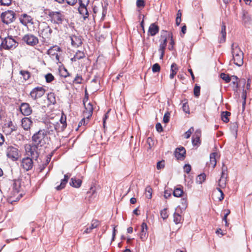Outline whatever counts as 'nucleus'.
Returning a JSON list of instances; mask_svg holds the SVG:
<instances>
[{
	"mask_svg": "<svg viewBox=\"0 0 252 252\" xmlns=\"http://www.w3.org/2000/svg\"><path fill=\"white\" fill-rule=\"evenodd\" d=\"M174 221L176 224H179L183 220V218L180 214L175 213L173 215Z\"/></svg>",
	"mask_w": 252,
	"mask_h": 252,
	"instance_id": "obj_40",
	"label": "nucleus"
},
{
	"mask_svg": "<svg viewBox=\"0 0 252 252\" xmlns=\"http://www.w3.org/2000/svg\"><path fill=\"white\" fill-rule=\"evenodd\" d=\"M148 236V226L145 222H143L141 225V231L140 233V238L142 241H145Z\"/></svg>",
	"mask_w": 252,
	"mask_h": 252,
	"instance_id": "obj_19",
	"label": "nucleus"
},
{
	"mask_svg": "<svg viewBox=\"0 0 252 252\" xmlns=\"http://www.w3.org/2000/svg\"><path fill=\"white\" fill-rule=\"evenodd\" d=\"M32 159L29 157L23 158L21 162V167L27 171L31 170L33 166Z\"/></svg>",
	"mask_w": 252,
	"mask_h": 252,
	"instance_id": "obj_16",
	"label": "nucleus"
},
{
	"mask_svg": "<svg viewBox=\"0 0 252 252\" xmlns=\"http://www.w3.org/2000/svg\"><path fill=\"white\" fill-rule=\"evenodd\" d=\"M81 184L82 181L80 179H76L73 178L71 179V182H70V186L78 188L81 186Z\"/></svg>",
	"mask_w": 252,
	"mask_h": 252,
	"instance_id": "obj_34",
	"label": "nucleus"
},
{
	"mask_svg": "<svg viewBox=\"0 0 252 252\" xmlns=\"http://www.w3.org/2000/svg\"><path fill=\"white\" fill-rule=\"evenodd\" d=\"M242 20L245 23H248L252 20L251 17L247 12H243Z\"/></svg>",
	"mask_w": 252,
	"mask_h": 252,
	"instance_id": "obj_45",
	"label": "nucleus"
},
{
	"mask_svg": "<svg viewBox=\"0 0 252 252\" xmlns=\"http://www.w3.org/2000/svg\"><path fill=\"white\" fill-rule=\"evenodd\" d=\"M6 156L13 161H16L19 157L18 150L13 146H8L6 149Z\"/></svg>",
	"mask_w": 252,
	"mask_h": 252,
	"instance_id": "obj_15",
	"label": "nucleus"
},
{
	"mask_svg": "<svg viewBox=\"0 0 252 252\" xmlns=\"http://www.w3.org/2000/svg\"><path fill=\"white\" fill-rule=\"evenodd\" d=\"M201 132L200 130H197L192 137V143L194 146H198L201 143L200 137Z\"/></svg>",
	"mask_w": 252,
	"mask_h": 252,
	"instance_id": "obj_21",
	"label": "nucleus"
},
{
	"mask_svg": "<svg viewBox=\"0 0 252 252\" xmlns=\"http://www.w3.org/2000/svg\"><path fill=\"white\" fill-rule=\"evenodd\" d=\"M50 131L45 129H40L34 133L32 136L33 143L38 147L44 146L48 141L47 134H50Z\"/></svg>",
	"mask_w": 252,
	"mask_h": 252,
	"instance_id": "obj_2",
	"label": "nucleus"
},
{
	"mask_svg": "<svg viewBox=\"0 0 252 252\" xmlns=\"http://www.w3.org/2000/svg\"><path fill=\"white\" fill-rule=\"evenodd\" d=\"M62 53V49L58 45L53 46L47 51V54L57 63H61L60 56Z\"/></svg>",
	"mask_w": 252,
	"mask_h": 252,
	"instance_id": "obj_7",
	"label": "nucleus"
},
{
	"mask_svg": "<svg viewBox=\"0 0 252 252\" xmlns=\"http://www.w3.org/2000/svg\"><path fill=\"white\" fill-rule=\"evenodd\" d=\"M83 79L81 75L77 74L75 78L72 80L73 84H80L82 83Z\"/></svg>",
	"mask_w": 252,
	"mask_h": 252,
	"instance_id": "obj_39",
	"label": "nucleus"
},
{
	"mask_svg": "<svg viewBox=\"0 0 252 252\" xmlns=\"http://www.w3.org/2000/svg\"><path fill=\"white\" fill-rule=\"evenodd\" d=\"M38 147L34 144L32 145H29L27 146L26 147L27 155L33 159H37L39 156V153L37 151Z\"/></svg>",
	"mask_w": 252,
	"mask_h": 252,
	"instance_id": "obj_13",
	"label": "nucleus"
},
{
	"mask_svg": "<svg viewBox=\"0 0 252 252\" xmlns=\"http://www.w3.org/2000/svg\"><path fill=\"white\" fill-rule=\"evenodd\" d=\"M22 40L27 45L34 46L36 45L39 42V39L35 35L28 33L25 34L22 38Z\"/></svg>",
	"mask_w": 252,
	"mask_h": 252,
	"instance_id": "obj_12",
	"label": "nucleus"
},
{
	"mask_svg": "<svg viewBox=\"0 0 252 252\" xmlns=\"http://www.w3.org/2000/svg\"><path fill=\"white\" fill-rule=\"evenodd\" d=\"M182 109H183V110L186 113H187V114L189 113V106L187 101H186V102H185L183 104Z\"/></svg>",
	"mask_w": 252,
	"mask_h": 252,
	"instance_id": "obj_51",
	"label": "nucleus"
},
{
	"mask_svg": "<svg viewBox=\"0 0 252 252\" xmlns=\"http://www.w3.org/2000/svg\"><path fill=\"white\" fill-rule=\"evenodd\" d=\"M226 179L225 177H220V179L218 181V185L220 188H224L226 184Z\"/></svg>",
	"mask_w": 252,
	"mask_h": 252,
	"instance_id": "obj_44",
	"label": "nucleus"
},
{
	"mask_svg": "<svg viewBox=\"0 0 252 252\" xmlns=\"http://www.w3.org/2000/svg\"><path fill=\"white\" fill-rule=\"evenodd\" d=\"M60 75L61 76L64 78H66L70 76V74L68 72L67 70L63 67L59 70Z\"/></svg>",
	"mask_w": 252,
	"mask_h": 252,
	"instance_id": "obj_41",
	"label": "nucleus"
},
{
	"mask_svg": "<svg viewBox=\"0 0 252 252\" xmlns=\"http://www.w3.org/2000/svg\"><path fill=\"white\" fill-rule=\"evenodd\" d=\"M200 87L196 84L195 85V86L194 87V89H193L194 95L195 97H198L200 94Z\"/></svg>",
	"mask_w": 252,
	"mask_h": 252,
	"instance_id": "obj_48",
	"label": "nucleus"
},
{
	"mask_svg": "<svg viewBox=\"0 0 252 252\" xmlns=\"http://www.w3.org/2000/svg\"><path fill=\"white\" fill-rule=\"evenodd\" d=\"M70 39L71 44L74 47H78L82 43L81 38L76 35H73L71 36Z\"/></svg>",
	"mask_w": 252,
	"mask_h": 252,
	"instance_id": "obj_28",
	"label": "nucleus"
},
{
	"mask_svg": "<svg viewBox=\"0 0 252 252\" xmlns=\"http://www.w3.org/2000/svg\"><path fill=\"white\" fill-rule=\"evenodd\" d=\"M232 78L234 79L233 81V84L235 85V88L234 89V91H237L239 87V84H242L243 88L245 87V84H246V80L245 79H242L238 80V78L236 76H232Z\"/></svg>",
	"mask_w": 252,
	"mask_h": 252,
	"instance_id": "obj_24",
	"label": "nucleus"
},
{
	"mask_svg": "<svg viewBox=\"0 0 252 252\" xmlns=\"http://www.w3.org/2000/svg\"><path fill=\"white\" fill-rule=\"evenodd\" d=\"M159 28L156 23H152L149 27L148 34L152 36L156 35L159 32Z\"/></svg>",
	"mask_w": 252,
	"mask_h": 252,
	"instance_id": "obj_23",
	"label": "nucleus"
},
{
	"mask_svg": "<svg viewBox=\"0 0 252 252\" xmlns=\"http://www.w3.org/2000/svg\"><path fill=\"white\" fill-rule=\"evenodd\" d=\"M20 111L21 113L26 116L30 115L32 112V109L30 104L28 103H22L20 106Z\"/></svg>",
	"mask_w": 252,
	"mask_h": 252,
	"instance_id": "obj_17",
	"label": "nucleus"
},
{
	"mask_svg": "<svg viewBox=\"0 0 252 252\" xmlns=\"http://www.w3.org/2000/svg\"><path fill=\"white\" fill-rule=\"evenodd\" d=\"M169 119H170V113L169 112H166L163 116V122L164 123H167L169 122Z\"/></svg>",
	"mask_w": 252,
	"mask_h": 252,
	"instance_id": "obj_57",
	"label": "nucleus"
},
{
	"mask_svg": "<svg viewBox=\"0 0 252 252\" xmlns=\"http://www.w3.org/2000/svg\"><path fill=\"white\" fill-rule=\"evenodd\" d=\"M85 56V54L83 51L78 50L74 57L71 59V60L72 62H76L77 60L84 58Z\"/></svg>",
	"mask_w": 252,
	"mask_h": 252,
	"instance_id": "obj_31",
	"label": "nucleus"
},
{
	"mask_svg": "<svg viewBox=\"0 0 252 252\" xmlns=\"http://www.w3.org/2000/svg\"><path fill=\"white\" fill-rule=\"evenodd\" d=\"M186 151L183 147L177 148L174 151V155L178 160H183L186 157Z\"/></svg>",
	"mask_w": 252,
	"mask_h": 252,
	"instance_id": "obj_18",
	"label": "nucleus"
},
{
	"mask_svg": "<svg viewBox=\"0 0 252 252\" xmlns=\"http://www.w3.org/2000/svg\"><path fill=\"white\" fill-rule=\"evenodd\" d=\"M15 13L12 10H8L2 12L0 17L3 23L7 25L12 23L15 20Z\"/></svg>",
	"mask_w": 252,
	"mask_h": 252,
	"instance_id": "obj_11",
	"label": "nucleus"
},
{
	"mask_svg": "<svg viewBox=\"0 0 252 252\" xmlns=\"http://www.w3.org/2000/svg\"><path fill=\"white\" fill-rule=\"evenodd\" d=\"M181 208L183 209H186L188 206V202L187 199L183 198L181 199Z\"/></svg>",
	"mask_w": 252,
	"mask_h": 252,
	"instance_id": "obj_55",
	"label": "nucleus"
},
{
	"mask_svg": "<svg viewBox=\"0 0 252 252\" xmlns=\"http://www.w3.org/2000/svg\"><path fill=\"white\" fill-rule=\"evenodd\" d=\"M165 166V161L164 160L158 162L157 164V168L158 170L163 169Z\"/></svg>",
	"mask_w": 252,
	"mask_h": 252,
	"instance_id": "obj_52",
	"label": "nucleus"
},
{
	"mask_svg": "<svg viewBox=\"0 0 252 252\" xmlns=\"http://www.w3.org/2000/svg\"><path fill=\"white\" fill-rule=\"evenodd\" d=\"M45 78L47 83H51L55 80L54 76L52 73H49L45 75Z\"/></svg>",
	"mask_w": 252,
	"mask_h": 252,
	"instance_id": "obj_47",
	"label": "nucleus"
},
{
	"mask_svg": "<svg viewBox=\"0 0 252 252\" xmlns=\"http://www.w3.org/2000/svg\"><path fill=\"white\" fill-rule=\"evenodd\" d=\"M79 5L88 6L89 3V0H78Z\"/></svg>",
	"mask_w": 252,
	"mask_h": 252,
	"instance_id": "obj_59",
	"label": "nucleus"
},
{
	"mask_svg": "<svg viewBox=\"0 0 252 252\" xmlns=\"http://www.w3.org/2000/svg\"><path fill=\"white\" fill-rule=\"evenodd\" d=\"M152 193H153V189L150 186H148L146 187L145 190V194L146 197L149 199H151L152 197Z\"/></svg>",
	"mask_w": 252,
	"mask_h": 252,
	"instance_id": "obj_37",
	"label": "nucleus"
},
{
	"mask_svg": "<svg viewBox=\"0 0 252 252\" xmlns=\"http://www.w3.org/2000/svg\"><path fill=\"white\" fill-rule=\"evenodd\" d=\"M12 0H0V2L1 5L9 6L11 3Z\"/></svg>",
	"mask_w": 252,
	"mask_h": 252,
	"instance_id": "obj_58",
	"label": "nucleus"
},
{
	"mask_svg": "<svg viewBox=\"0 0 252 252\" xmlns=\"http://www.w3.org/2000/svg\"><path fill=\"white\" fill-rule=\"evenodd\" d=\"M21 190V181L20 180H14L11 195L9 197V201L12 202L18 201L22 196V193L20 192Z\"/></svg>",
	"mask_w": 252,
	"mask_h": 252,
	"instance_id": "obj_3",
	"label": "nucleus"
},
{
	"mask_svg": "<svg viewBox=\"0 0 252 252\" xmlns=\"http://www.w3.org/2000/svg\"><path fill=\"white\" fill-rule=\"evenodd\" d=\"M19 21L23 26L26 27L33 25V31H36L37 24L36 23L38 21L34 20L31 16L26 13L22 14L19 17Z\"/></svg>",
	"mask_w": 252,
	"mask_h": 252,
	"instance_id": "obj_6",
	"label": "nucleus"
},
{
	"mask_svg": "<svg viewBox=\"0 0 252 252\" xmlns=\"http://www.w3.org/2000/svg\"><path fill=\"white\" fill-rule=\"evenodd\" d=\"M100 224V222L97 220H93L92 221L91 225L90 227H87L83 232V234L90 233L93 229L97 227Z\"/></svg>",
	"mask_w": 252,
	"mask_h": 252,
	"instance_id": "obj_25",
	"label": "nucleus"
},
{
	"mask_svg": "<svg viewBox=\"0 0 252 252\" xmlns=\"http://www.w3.org/2000/svg\"><path fill=\"white\" fill-rule=\"evenodd\" d=\"M5 113V112L3 107L0 105V121L1 120L2 118H4Z\"/></svg>",
	"mask_w": 252,
	"mask_h": 252,
	"instance_id": "obj_60",
	"label": "nucleus"
},
{
	"mask_svg": "<svg viewBox=\"0 0 252 252\" xmlns=\"http://www.w3.org/2000/svg\"><path fill=\"white\" fill-rule=\"evenodd\" d=\"M183 190L181 188H176L173 191V195L175 197H181L183 194Z\"/></svg>",
	"mask_w": 252,
	"mask_h": 252,
	"instance_id": "obj_42",
	"label": "nucleus"
},
{
	"mask_svg": "<svg viewBox=\"0 0 252 252\" xmlns=\"http://www.w3.org/2000/svg\"><path fill=\"white\" fill-rule=\"evenodd\" d=\"M206 176L204 173L198 175L196 179V182L199 184H202L206 180Z\"/></svg>",
	"mask_w": 252,
	"mask_h": 252,
	"instance_id": "obj_46",
	"label": "nucleus"
},
{
	"mask_svg": "<svg viewBox=\"0 0 252 252\" xmlns=\"http://www.w3.org/2000/svg\"><path fill=\"white\" fill-rule=\"evenodd\" d=\"M36 23L38 27V30H36V31H37L38 35L42 38V43L46 45H48L53 32L52 29L45 22L37 21Z\"/></svg>",
	"mask_w": 252,
	"mask_h": 252,
	"instance_id": "obj_1",
	"label": "nucleus"
},
{
	"mask_svg": "<svg viewBox=\"0 0 252 252\" xmlns=\"http://www.w3.org/2000/svg\"><path fill=\"white\" fill-rule=\"evenodd\" d=\"M48 105L55 104L56 103V95L54 93H50L47 94Z\"/></svg>",
	"mask_w": 252,
	"mask_h": 252,
	"instance_id": "obj_32",
	"label": "nucleus"
},
{
	"mask_svg": "<svg viewBox=\"0 0 252 252\" xmlns=\"http://www.w3.org/2000/svg\"><path fill=\"white\" fill-rule=\"evenodd\" d=\"M193 131V128H190L187 131H186L184 134L185 138L186 139H188L190 137L192 131Z\"/></svg>",
	"mask_w": 252,
	"mask_h": 252,
	"instance_id": "obj_54",
	"label": "nucleus"
},
{
	"mask_svg": "<svg viewBox=\"0 0 252 252\" xmlns=\"http://www.w3.org/2000/svg\"><path fill=\"white\" fill-rule=\"evenodd\" d=\"M69 179V176L68 175H64V178L61 180L60 184L56 187V190H61L65 188L67 183L68 182Z\"/></svg>",
	"mask_w": 252,
	"mask_h": 252,
	"instance_id": "obj_29",
	"label": "nucleus"
},
{
	"mask_svg": "<svg viewBox=\"0 0 252 252\" xmlns=\"http://www.w3.org/2000/svg\"><path fill=\"white\" fill-rule=\"evenodd\" d=\"M160 70V66L158 63H155L152 66V71L153 72H159Z\"/></svg>",
	"mask_w": 252,
	"mask_h": 252,
	"instance_id": "obj_53",
	"label": "nucleus"
},
{
	"mask_svg": "<svg viewBox=\"0 0 252 252\" xmlns=\"http://www.w3.org/2000/svg\"><path fill=\"white\" fill-rule=\"evenodd\" d=\"M20 74L25 81L28 80L31 76V72L27 70H21L20 71Z\"/></svg>",
	"mask_w": 252,
	"mask_h": 252,
	"instance_id": "obj_36",
	"label": "nucleus"
},
{
	"mask_svg": "<svg viewBox=\"0 0 252 252\" xmlns=\"http://www.w3.org/2000/svg\"><path fill=\"white\" fill-rule=\"evenodd\" d=\"M18 45V43L14 39L12 35H8L7 36L0 37V47L5 50H11L15 48Z\"/></svg>",
	"mask_w": 252,
	"mask_h": 252,
	"instance_id": "obj_5",
	"label": "nucleus"
},
{
	"mask_svg": "<svg viewBox=\"0 0 252 252\" xmlns=\"http://www.w3.org/2000/svg\"><path fill=\"white\" fill-rule=\"evenodd\" d=\"M53 125L54 126V129L57 132H63L64 131L65 128L66 127L67 123L66 117L63 112L62 113V115L59 121L55 124H53Z\"/></svg>",
	"mask_w": 252,
	"mask_h": 252,
	"instance_id": "obj_10",
	"label": "nucleus"
},
{
	"mask_svg": "<svg viewBox=\"0 0 252 252\" xmlns=\"http://www.w3.org/2000/svg\"><path fill=\"white\" fill-rule=\"evenodd\" d=\"M231 52L232 54V61L233 63L239 66L243 64V53L240 47L236 43H233L231 45Z\"/></svg>",
	"mask_w": 252,
	"mask_h": 252,
	"instance_id": "obj_4",
	"label": "nucleus"
},
{
	"mask_svg": "<svg viewBox=\"0 0 252 252\" xmlns=\"http://www.w3.org/2000/svg\"><path fill=\"white\" fill-rule=\"evenodd\" d=\"M243 99H244V101L243 102V105H244L246 103V99L247 97V92L244 89H243V92L241 96Z\"/></svg>",
	"mask_w": 252,
	"mask_h": 252,
	"instance_id": "obj_62",
	"label": "nucleus"
},
{
	"mask_svg": "<svg viewBox=\"0 0 252 252\" xmlns=\"http://www.w3.org/2000/svg\"><path fill=\"white\" fill-rule=\"evenodd\" d=\"M87 6L79 5L78 8L79 13L83 16L84 20L89 17V12Z\"/></svg>",
	"mask_w": 252,
	"mask_h": 252,
	"instance_id": "obj_30",
	"label": "nucleus"
},
{
	"mask_svg": "<svg viewBox=\"0 0 252 252\" xmlns=\"http://www.w3.org/2000/svg\"><path fill=\"white\" fill-rule=\"evenodd\" d=\"M222 38L220 39V42H223L225 41L226 38V26L224 23L221 26V32Z\"/></svg>",
	"mask_w": 252,
	"mask_h": 252,
	"instance_id": "obj_38",
	"label": "nucleus"
},
{
	"mask_svg": "<svg viewBox=\"0 0 252 252\" xmlns=\"http://www.w3.org/2000/svg\"><path fill=\"white\" fill-rule=\"evenodd\" d=\"M88 94L87 93V91H85V96L83 99V104L85 108V110L83 112L84 117L87 119V122H89V119L92 117L94 107L93 104L91 102H89L87 104L86 103L88 100Z\"/></svg>",
	"mask_w": 252,
	"mask_h": 252,
	"instance_id": "obj_8",
	"label": "nucleus"
},
{
	"mask_svg": "<svg viewBox=\"0 0 252 252\" xmlns=\"http://www.w3.org/2000/svg\"><path fill=\"white\" fill-rule=\"evenodd\" d=\"M32 124V121L30 118L25 117L21 120L22 127L25 130H30Z\"/></svg>",
	"mask_w": 252,
	"mask_h": 252,
	"instance_id": "obj_22",
	"label": "nucleus"
},
{
	"mask_svg": "<svg viewBox=\"0 0 252 252\" xmlns=\"http://www.w3.org/2000/svg\"><path fill=\"white\" fill-rule=\"evenodd\" d=\"M230 115L231 113L228 111L222 112L221 114L222 121L225 123H228L229 121L228 117L230 116Z\"/></svg>",
	"mask_w": 252,
	"mask_h": 252,
	"instance_id": "obj_35",
	"label": "nucleus"
},
{
	"mask_svg": "<svg viewBox=\"0 0 252 252\" xmlns=\"http://www.w3.org/2000/svg\"><path fill=\"white\" fill-rule=\"evenodd\" d=\"M191 169V167L189 164H186L184 167V171L187 174L190 172Z\"/></svg>",
	"mask_w": 252,
	"mask_h": 252,
	"instance_id": "obj_61",
	"label": "nucleus"
},
{
	"mask_svg": "<svg viewBox=\"0 0 252 252\" xmlns=\"http://www.w3.org/2000/svg\"><path fill=\"white\" fill-rule=\"evenodd\" d=\"M178 67L176 63H173L171 65V73L170 78L173 79L177 73Z\"/></svg>",
	"mask_w": 252,
	"mask_h": 252,
	"instance_id": "obj_33",
	"label": "nucleus"
},
{
	"mask_svg": "<svg viewBox=\"0 0 252 252\" xmlns=\"http://www.w3.org/2000/svg\"><path fill=\"white\" fill-rule=\"evenodd\" d=\"M15 130H16V127L13 125L11 121H9L3 127V131L6 135H10Z\"/></svg>",
	"mask_w": 252,
	"mask_h": 252,
	"instance_id": "obj_20",
	"label": "nucleus"
},
{
	"mask_svg": "<svg viewBox=\"0 0 252 252\" xmlns=\"http://www.w3.org/2000/svg\"><path fill=\"white\" fill-rule=\"evenodd\" d=\"M69 5L73 6L77 2V0H64Z\"/></svg>",
	"mask_w": 252,
	"mask_h": 252,
	"instance_id": "obj_63",
	"label": "nucleus"
},
{
	"mask_svg": "<svg viewBox=\"0 0 252 252\" xmlns=\"http://www.w3.org/2000/svg\"><path fill=\"white\" fill-rule=\"evenodd\" d=\"M52 22L57 24H62L63 21V16L60 11H51L48 14Z\"/></svg>",
	"mask_w": 252,
	"mask_h": 252,
	"instance_id": "obj_14",
	"label": "nucleus"
},
{
	"mask_svg": "<svg viewBox=\"0 0 252 252\" xmlns=\"http://www.w3.org/2000/svg\"><path fill=\"white\" fill-rule=\"evenodd\" d=\"M218 156L217 153H212L210 155V161L207 163V165L209 167H212L213 169L214 168L217 164L216 157Z\"/></svg>",
	"mask_w": 252,
	"mask_h": 252,
	"instance_id": "obj_27",
	"label": "nucleus"
},
{
	"mask_svg": "<svg viewBox=\"0 0 252 252\" xmlns=\"http://www.w3.org/2000/svg\"><path fill=\"white\" fill-rule=\"evenodd\" d=\"M156 128L157 130L160 132L163 131V128L161 125L160 123H157L156 125Z\"/></svg>",
	"mask_w": 252,
	"mask_h": 252,
	"instance_id": "obj_64",
	"label": "nucleus"
},
{
	"mask_svg": "<svg viewBox=\"0 0 252 252\" xmlns=\"http://www.w3.org/2000/svg\"><path fill=\"white\" fill-rule=\"evenodd\" d=\"M145 5V2L144 0H137L136 6L138 7L143 8Z\"/></svg>",
	"mask_w": 252,
	"mask_h": 252,
	"instance_id": "obj_56",
	"label": "nucleus"
},
{
	"mask_svg": "<svg viewBox=\"0 0 252 252\" xmlns=\"http://www.w3.org/2000/svg\"><path fill=\"white\" fill-rule=\"evenodd\" d=\"M46 91V89L43 87L37 86L32 90L30 93V96L32 99L36 100L43 96Z\"/></svg>",
	"mask_w": 252,
	"mask_h": 252,
	"instance_id": "obj_9",
	"label": "nucleus"
},
{
	"mask_svg": "<svg viewBox=\"0 0 252 252\" xmlns=\"http://www.w3.org/2000/svg\"><path fill=\"white\" fill-rule=\"evenodd\" d=\"M167 46V38L165 37L164 40L161 41L159 44V47L158 49V51L160 53V59H162L164 55V52Z\"/></svg>",
	"mask_w": 252,
	"mask_h": 252,
	"instance_id": "obj_26",
	"label": "nucleus"
},
{
	"mask_svg": "<svg viewBox=\"0 0 252 252\" xmlns=\"http://www.w3.org/2000/svg\"><path fill=\"white\" fill-rule=\"evenodd\" d=\"M160 216L163 220H166L168 217V213L167 209L164 208L160 211Z\"/></svg>",
	"mask_w": 252,
	"mask_h": 252,
	"instance_id": "obj_49",
	"label": "nucleus"
},
{
	"mask_svg": "<svg viewBox=\"0 0 252 252\" xmlns=\"http://www.w3.org/2000/svg\"><path fill=\"white\" fill-rule=\"evenodd\" d=\"M220 77L226 83H229L231 80L229 75L227 74H225V73H221L220 74Z\"/></svg>",
	"mask_w": 252,
	"mask_h": 252,
	"instance_id": "obj_43",
	"label": "nucleus"
},
{
	"mask_svg": "<svg viewBox=\"0 0 252 252\" xmlns=\"http://www.w3.org/2000/svg\"><path fill=\"white\" fill-rule=\"evenodd\" d=\"M221 177H227V167L224 165V164L222 165V169H221Z\"/></svg>",
	"mask_w": 252,
	"mask_h": 252,
	"instance_id": "obj_50",
	"label": "nucleus"
}]
</instances>
